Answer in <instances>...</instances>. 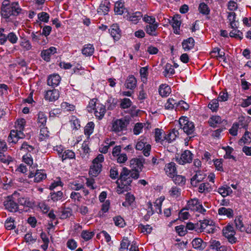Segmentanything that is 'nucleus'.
<instances>
[{"mask_svg":"<svg viewBox=\"0 0 251 251\" xmlns=\"http://www.w3.org/2000/svg\"><path fill=\"white\" fill-rule=\"evenodd\" d=\"M140 176V175L138 172H133L130 170H128L126 167L122 168L120 173L118 181H120L121 186L123 188L130 186L132 182V179H137Z\"/></svg>","mask_w":251,"mask_h":251,"instance_id":"f257e3e1","label":"nucleus"},{"mask_svg":"<svg viewBox=\"0 0 251 251\" xmlns=\"http://www.w3.org/2000/svg\"><path fill=\"white\" fill-rule=\"evenodd\" d=\"M18 2H14L11 3L10 6L1 7V14L2 17L8 19L11 16H17L21 11Z\"/></svg>","mask_w":251,"mask_h":251,"instance_id":"f03ea898","label":"nucleus"},{"mask_svg":"<svg viewBox=\"0 0 251 251\" xmlns=\"http://www.w3.org/2000/svg\"><path fill=\"white\" fill-rule=\"evenodd\" d=\"M178 126L188 135L192 134L195 130L194 124L193 122L189 121L186 117H181L179 119Z\"/></svg>","mask_w":251,"mask_h":251,"instance_id":"7ed1b4c3","label":"nucleus"},{"mask_svg":"<svg viewBox=\"0 0 251 251\" xmlns=\"http://www.w3.org/2000/svg\"><path fill=\"white\" fill-rule=\"evenodd\" d=\"M128 123L125 118L116 119L112 121L111 131L118 133L126 129Z\"/></svg>","mask_w":251,"mask_h":251,"instance_id":"20e7f679","label":"nucleus"},{"mask_svg":"<svg viewBox=\"0 0 251 251\" xmlns=\"http://www.w3.org/2000/svg\"><path fill=\"white\" fill-rule=\"evenodd\" d=\"M135 148L137 150H143L144 155L148 156L150 154L151 146L147 143V139L145 138L141 137L136 145Z\"/></svg>","mask_w":251,"mask_h":251,"instance_id":"39448f33","label":"nucleus"},{"mask_svg":"<svg viewBox=\"0 0 251 251\" xmlns=\"http://www.w3.org/2000/svg\"><path fill=\"white\" fill-rule=\"evenodd\" d=\"M145 159L143 158H134L130 161V166L131 168L130 170L133 172H138L140 175V172L142 171Z\"/></svg>","mask_w":251,"mask_h":251,"instance_id":"423d86ee","label":"nucleus"},{"mask_svg":"<svg viewBox=\"0 0 251 251\" xmlns=\"http://www.w3.org/2000/svg\"><path fill=\"white\" fill-rule=\"evenodd\" d=\"M193 157V153L190 151L185 150L181 153L180 157H176V161L180 165H184L191 163Z\"/></svg>","mask_w":251,"mask_h":251,"instance_id":"0eeeda50","label":"nucleus"},{"mask_svg":"<svg viewBox=\"0 0 251 251\" xmlns=\"http://www.w3.org/2000/svg\"><path fill=\"white\" fill-rule=\"evenodd\" d=\"M23 130H14L11 131L8 137V142L16 144L20 140L25 138V135L22 132Z\"/></svg>","mask_w":251,"mask_h":251,"instance_id":"6e6552de","label":"nucleus"},{"mask_svg":"<svg viewBox=\"0 0 251 251\" xmlns=\"http://www.w3.org/2000/svg\"><path fill=\"white\" fill-rule=\"evenodd\" d=\"M224 236L228 239V241L231 243L236 242V238L234 237L235 231L233 227L231 225H227L223 229Z\"/></svg>","mask_w":251,"mask_h":251,"instance_id":"1a4fd4ad","label":"nucleus"},{"mask_svg":"<svg viewBox=\"0 0 251 251\" xmlns=\"http://www.w3.org/2000/svg\"><path fill=\"white\" fill-rule=\"evenodd\" d=\"M15 201V199L12 198V195L8 196L7 200L3 202L5 209L11 212L17 211L18 205Z\"/></svg>","mask_w":251,"mask_h":251,"instance_id":"9d476101","label":"nucleus"},{"mask_svg":"<svg viewBox=\"0 0 251 251\" xmlns=\"http://www.w3.org/2000/svg\"><path fill=\"white\" fill-rule=\"evenodd\" d=\"M12 198L17 201L18 203L23 206H28L30 204L29 200L27 197L23 196L17 191L14 192L12 195Z\"/></svg>","mask_w":251,"mask_h":251,"instance_id":"9b49d317","label":"nucleus"},{"mask_svg":"<svg viewBox=\"0 0 251 251\" xmlns=\"http://www.w3.org/2000/svg\"><path fill=\"white\" fill-rule=\"evenodd\" d=\"M164 170L166 175L170 177H174L177 174L176 164L174 162H170L165 165Z\"/></svg>","mask_w":251,"mask_h":251,"instance_id":"f8f14e48","label":"nucleus"},{"mask_svg":"<svg viewBox=\"0 0 251 251\" xmlns=\"http://www.w3.org/2000/svg\"><path fill=\"white\" fill-rule=\"evenodd\" d=\"M59 97V92L56 89L48 90L46 92L45 99L50 101H53L57 100Z\"/></svg>","mask_w":251,"mask_h":251,"instance_id":"ddd939ff","label":"nucleus"},{"mask_svg":"<svg viewBox=\"0 0 251 251\" xmlns=\"http://www.w3.org/2000/svg\"><path fill=\"white\" fill-rule=\"evenodd\" d=\"M61 77L57 74L50 75L48 79L47 83L49 86L52 87H55L58 86L60 83Z\"/></svg>","mask_w":251,"mask_h":251,"instance_id":"4468645a","label":"nucleus"},{"mask_svg":"<svg viewBox=\"0 0 251 251\" xmlns=\"http://www.w3.org/2000/svg\"><path fill=\"white\" fill-rule=\"evenodd\" d=\"M200 227L199 229H201L200 231H203L204 230H205V231L208 233L213 232V229L211 227L210 229H206V228L208 226H211L213 225V221L211 220H204L202 221H200Z\"/></svg>","mask_w":251,"mask_h":251,"instance_id":"2eb2a0df","label":"nucleus"},{"mask_svg":"<svg viewBox=\"0 0 251 251\" xmlns=\"http://www.w3.org/2000/svg\"><path fill=\"white\" fill-rule=\"evenodd\" d=\"M56 52V49L51 47L48 49L43 50L41 53L42 58L46 61H49L51 54H53Z\"/></svg>","mask_w":251,"mask_h":251,"instance_id":"dca6fc26","label":"nucleus"},{"mask_svg":"<svg viewBox=\"0 0 251 251\" xmlns=\"http://www.w3.org/2000/svg\"><path fill=\"white\" fill-rule=\"evenodd\" d=\"M205 177V175L200 172L196 171V174L191 178V183L194 186H197V184L202 181Z\"/></svg>","mask_w":251,"mask_h":251,"instance_id":"f3484780","label":"nucleus"},{"mask_svg":"<svg viewBox=\"0 0 251 251\" xmlns=\"http://www.w3.org/2000/svg\"><path fill=\"white\" fill-rule=\"evenodd\" d=\"M158 25L159 24L158 23L148 25L146 26L145 30L146 31V33L150 35L156 36L158 34L156 32V30L158 28Z\"/></svg>","mask_w":251,"mask_h":251,"instance_id":"a211bd4d","label":"nucleus"},{"mask_svg":"<svg viewBox=\"0 0 251 251\" xmlns=\"http://www.w3.org/2000/svg\"><path fill=\"white\" fill-rule=\"evenodd\" d=\"M111 36L114 40H118L121 37L120 30L117 24H113L109 29Z\"/></svg>","mask_w":251,"mask_h":251,"instance_id":"6ab92c4d","label":"nucleus"},{"mask_svg":"<svg viewBox=\"0 0 251 251\" xmlns=\"http://www.w3.org/2000/svg\"><path fill=\"white\" fill-rule=\"evenodd\" d=\"M137 80L135 77L133 75H129L125 84L126 87L127 89H133L136 87Z\"/></svg>","mask_w":251,"mask_h":251,"instance_id":"aec40b11","label":"nucleus"},{"mask_svg":"<svg viewBox=\"0 0 251 251\" xmlns=\"http://www.w3.org/2000/svg\"><path fill=\"white\" fill-rule=\"evenodd\" d=\"M192 245L194 248L199 250H202L205 248L206 243L203 242L201 239L198 238L193 240Z\"/></svg>","mask_w":251,"mask_h":251,"instance_id":"412c9836","label":"nucleus"},{"mask_svg":"<svg viewBox=\"0 0 251 251\" xmlns=\"http://www.w3.org/2000/svg\"><path fill=\"white\" fill-rule=\"evenodd\" d=\"M94 112L95 116L98 119H102L106 112L105 106L101 104H98L97 106L96 109L94 111Z\"/></svg>","mask_w":251,"mask_h":251,"instance_id":"4be33fe9","label":"nucleus"},{"mask_svg":"<svg viewBox=\"0 0 251 251\" xmlns=\"http://www.w3.org/2000/svg\"><path fill=\"white\" fill-rule=\"evenodd\" d=\"M195 45V41L192 37L184 40L182 43V48L185 51L192 49Z\"/></svg>","mask_w":251,"mask_h":251,"instance_id":"5701e85b","label":"nucleus"},{"mask_svg":"<svg viewBox=\"0 0 251 251\" xmlns=\"http://www.w3.org/2000/svg\"><path fill=\"white\" fill-rule=\"evenodd\" d=\"M200 203V202L198 199H192L188 201L185 209L196 211V210H198V205H199Z\"/></svg>","mask_w":251,"mask_h":251,"instance_id":"b1692460","label":"nucleus"},{"mask_svg":"<svg viewBox=\"0 0 251 251\" xmlns=\"http://www.w3.org/2000/svg\"><path fill=\"white\" fill-rule=\"evenodd\" d=\"M34 150L35 148L33 146L28 145L26 142H23L20 147V151L23 153H25V154H33Z\"/></svg>","mask_w":251,"mask_h":251,"instance_id":"393cba45","label":"nucleus"},{"mask_svg":"<svg viewBox=\"0 0 251 251\" xmlns=\"http://www.w3.org/2000/svg\"><path fill=\"white\" fill-rule=\"evenodd\" d=\"M89 170V174L93 176H97L101 172L102 165L99 164H93Z\"/></svg>","mask_w":251,"mask_h":251,"instance_id":"a878e982","label":"nucleus"},{"mask_svg":"<svg viewBox=\"0 0 251 251\" xmlns=\"http://www.w3.org/2000/svg\"><path fill=\"white\" fill-rule=\"evenodd\" d=\"M142 17H143L142 13L141 12L136 11L132 13L131 15L129 14L128 19L133 24H136L138 23Z\"/></svg>","mask_w":251,"mask_h":251,"instance_id":"bb28decb","label":"nucleus"},{"mask_svg":"<svg viewBox=\"0 0 251 251\" xmlns=\"http://www.w3.org/2000/svg\"><path fill=\"white\" fill-rule=\"evenodd\" d=\"M171 92L170 86L166 84H161L159 88V93L162 97H167Z\"/></svg>","mask_w":251,"mask_h":251,"instance_id":"cd10ccee","label":"nucleus"},{"mask_svg":"<svg viewBox=\"0 0 251 251\" xmlns=\"http://www.w3.org/2000/svg\"><path fill=\"white\" fill-rule=\"evenodd\" d=\"M234 223L236 229L241 232L245 231V227L243 222V217L241 216H238L235 217Z\"/></svg>","mask_w":251,"mask_h":251,"instance_id":"c85d7f7f","label":"nucleus"},{"mask_svg":"<svg viewBox=\"0 0 251 251\" xmlns=\"http://www.w3.org/2000/svg\"><path fill=\"white\" fill-rule=\"evenodd\" d=\"M218 214L220 215H226L228 218H232L233 216V211L231 208H226L222 207L218 209Z\"/></svg>","mask_w":251,"mask_h":251,"instance_id":"c756f323","label":"nucleus"},{"mask_svg":"<svg viewBox=\"0 0 251 251\" xmlns=\"http://www.w3.org/2000/svg\"><path fill=\"white\" fill-rule=\"evenodd\" d=\"M166 134L160 129L156 128L155 130V138L156 142H161L165 140Z\"/></svg>","mask_w":251,"mask_h":251,"instance_id":"7c9ffc66","label":"nucleus"},{"mask_svg":"<svg viewBox=\"0 0 251 251\" xmlns=\"http://www.w3.org/2000/svg\"><path fill=\"white\" fill-rule=\"evenodd\" d=\"M49 198L53 202H56L63 199V194L61 191H58L56 192H51Z\"/></svg>","mask_w":251,"mask_h":251,"instance_id":"2f4dec72","label":"nucleus"},{"mask_svg":"<svg viewBox=\"0 0 251 251\" xmlns=\"http://www.w3.org/2000/svg\"><path fill=\"white\" fill-rule=\"evenodd\" d=\"M94 52V48L91 44L86 45L82 50V54L86 56L93 55Z\"/></svg>","mask_w":251,"mask_h":251,"instance_id":"473e14b6","label":"nucleus"},{"mask_svg":"<svg viewBox=\"0 0 251 251\" xmlns=\"http://www.w3.org/2000/svg\"><path fill=\"white\" fill-rule=\"evenodd\" d=\"M171 23L172 24L173 28L174 30V33L176 34H179L180 29V25L181 22L178 20L177 17H174L171 20Z\"/></svg>","mask_w":251,"mask_h":251,"instance_id":"72a5a7b5","label":"nucleus"},{"mask_svg":"<svg viewBox=\"0 0 251 251\" xmlns=\"http://www.w3.org/2000/svg\"><path fill=\"white\" fill-rule=\"evenodd\" d=\"M178 134V130L174 128L168 134H166L165 140H167L169 143H171L176 139Z\"/></svg>","mask_w":251,"mask_h":251,"instance_id":"f704fd0d","label":"nucleus"},{"mask_svg":"<svg viewBox=\"0 0 251 251\" xmlns=\"http://www.w3.org/2000/svg\"><path fill=\"white\" fill-rule=\"evenodd\" d=\"M109 3L106 1L101 3L98 9V12L100 14H106L109 9Z\"/></svg>","mask_w":251,"mask_h":251,"instance_id":"c9c22d12","label":"nucleus"},{"mask_svg":"<svg viewBox=\"0 0 251 251\" xmlns=\"http://www.w3.org/2000/svg\"><path fill=\"white\" fill-rule=\"evenodd\" d=\"M20 46L24 50L28 51L32 49V46L29 41L25 38H22L20 42Z\"/></svg>","mask_w":251,"mask_h":251,"instance_id":"e433bc0d","label":"nucleus"},{"mask_svg":"<svg viewBox=\"0 0 251 251\" xmlns=\"http://www.w3.org/2000/svg\"><path fill=\"white\" fill-rule=\"evenodd\" d=\"M118 104V100L117 99L110 97L107 100L106 105L108 110H113L115 109Z\"/></svg>","mask_w":251,"mask_h":251,"instance_id":"4c0bfd02","label":"nucleus"},{"mask_svg":"<svg viewBox=\"0 0 251 251\" xmlns=\"http://www.w3.org/2000/svg\"><path fill=\"white\" fill-rule=\"evenodd\" d=\"M47 117L43 112H39L38 114L37 123L39 126H44L47 123Z\"/></svg>","mask_w":251,"mask_h":251,"instance_id":"58836bf2","label":"nucleus"},{"mask_svg":"<svg viewBox=\"0 0 251 251\" xmlns=\"http://www.w3.org/2000/svg\"><path fill=\"white\" fill-rule=\"evenodd\" d=\"M236 15L234 12H229L228 13L227 16V19L230 22V27L232 28H237L238 27L236 25Z\"/></svg>","mask_w":251,"mask_h":251,"instance_id":"ea45409f","label":"nucleus"},{"mask_svg":"<svg viewBox=\"0 0 251 251\" xmlns=\"http://www.w3.org/2000/svg\"><path fill=\"white\" fill-rule=\"evenodd\" d=\"M222 123V119L219 116H213L211 117L208 123L209 125L213 127H215L216 126L217 124H219Z\"/></svg>","mask_w":251,"mask_h":251,"instance_id":"a19ab883","label":"nucleus"},{"mask_svg":"<svg viewBox=\"0 0 251 251\" xmlns=\"http://www.w3.org/2000/svg\"><path fill=\"white\" fill-rule=\"evenodd\" d=\"M174 183L180 186H183L185 184L186 179L185 177L181 175H176V174L173 177Z\"/></svg>","mask_w":251,"mask_h":251,"instance_id":"79ce46f5","label":"nucleus"},{"mask_svg":"<svg viewBox=\"0 0 251 251\" xmlns=\"http://www.w3.org/2000/svg\"><path fill=\"white\" fill-rule=\"evenodd\" d=\"M169 194L173 198H177L181 195V189L176 186H174L170 190Z\"/></svg>","mask_w":251,"mask_h":251,"instance_id":"37998d69","label":"nucleus"},{"mask_svg":"<svg viewBox=\"0 0 251 251\" xmlns=\"http://www.w3.org/2000/svg\"><path fill=\"white\" fill-rule=\"evenodd\" d=\"M124 4L123 2L117 1L115 3L114 11L117 14L122 15L124 13Z\"/></svg>","mask_w":251,"mask_h":251,"instance_id":"c03bdc74","label":"nucleus"},{"mask_svg":"<svg viewBox=\"0 0 251 251\" xmlns=\"http://www.w3.org/2000/svg\"><path fill=\"white\" fill-rule=\"evenodd\" d=\"M130 245V242L127 237H123V240L121 242L120 248L119 251H126L128 246Z\"/></svg>","mask_w":251,"mask_h":251,"instance_id":"a18cd8bd","label":"nucleus"},{"mask_svg":"<svg viewBox=\"0 0 251 251\" xmlns=\"http://www.w3.org/2000/svg\"><path fill=\"white\" fill-rule=\"evenodd\" d=\"M62 161L67 159H73L75 157V154L71 150H65L61 156Z\"/></svg>","mask_w":251,"mask_h":251,"instance_id":"49530a36","label":"nucleus"},{"mask_svg":"<svg viewBox=\"0 0 251 251\" xmlns=\"http://www.w3.org/2000/svg\"><path fill=\"white\" fill-rule=\"evenodd\" d=\"M94 128V124L92 122H89L84 127V133L88 137L93 132Z\"/></svg>","mask_w":251,"mask_h":251,"instance_id":"de8ad7c7","label":"nucleus"},{"mask_svg":"<svg viewBox=\"0 0 251 251\" xmlns=\"http://www.w3.org/2000/svg\"><path fill=\"white\" fill-rule=\"evenodd\" d=\"M175 73V71L173 66L171 64L167 63L165 66V70L163 72L165 76L167 77L168 75H174Z\"/></svg>","mask_w":251,"mask_h":251,"instance_id":"09e8293b","label":"nucleus"},{"mask_svg":"<svg viewBox=\"0 0 251 251\" xmlns=\"http://www.w3.org/2000/svg\"><path fill=\"white\" fill-rule=\"evenodd\" d=\"M218 192L219 194H220L223 197H225L228 195H229L232 192V190L231 188L228 187L226 186V187H222L221 188H219L218 189Z\"/></svg>","mask_w":251,"mask_h":251,"instance_id":"8fccbe9b","label":"nucleus"},{"mask_svg":"<svg viewBox=\"0 0 251 251\" xmlns=\"http://www.w3.org/2000/svg\"><path fill=\"white\" fill-rule=\"evenodd\" d=\"M95 233L93 231L88 230H83L81 234V237L86 241L90 240L94 236Z\"/></svg>","mask_w":251,"mask_h":251,"instance_id":"3c124183","label":"nucleus"},{"mask_svg":"<svg viewBox=\"0 0 251 251\" xmlns=\"http://www.w3.org/2000/svg\"><path fill=\"white\" fill-rule=\"evenodd\" d=\"M233 29L229 33V36L231 37H234L240 40L243 39V33L240 30L237 29V28H233Z\"/></svg>","mask_w":251,"mask_h":251,"instance_id":"603ef678","label":"nucleus"},{"mask_svg":"<svg viewBox=\"0 0 251 251\" xmlns=\"http://www.w3.org/2000/svg\"><path fill=\"white\" fill-rule=\"evenodd\" d=\"M239 142L240 144H241L242 142L245 144L250 143L251 142V133H250L248 131H246L244 136L239 140Z\"/></svg>","mask_w":251,"mask_h":251,"instance_id":"864d4df0","label":"nucleus"},{"mask_svg":"<svg viewBox=\"0 0 251 251\" xmlns=\"http://www.w3.org/2000/svg\"><path fill=\"white\" fill-rule=\"evenodd\" d=\"M50 136V133L47 127L43 126L40 129L39 138L41 140H44Z\"/></svg>","mask_w":251,"mask_h":251,"instance_id":"5fc2aeb1","label":"nucleus"},{"mask_svg":"<svg viewBox=\"0 0 251 251\" xmlns=\"http://www.w3.org/2000/svg\"><path fill=\"white\" fill-rule=\"evenodd\" d=\"M46 177V175L41 173L39 170H37L35 173L34 175V181L36 182H39L42 180L45 179Z\"/></svg>","mask_w":251,"mask_h":251,"instance_id":"6e6d98bb","label":"nucleus"},{"mask_svg":"<svg viewBox=\"0 0 251 251\" xmlns=\"http://www.w3.org/2000/svg\"><path fill=\"white\" fill-rule=\"evenodd\" d=\"M219 100L217 99L212 100L208 104V107L213 111L216 112L219 108Z\"/></svg>","mask_w":251,"mask_h":251,"instance_id":"4d7b16f0","label":"nucleus"},{"mask_svg":"<svg viewBox=\"0 0 251 251\" xmlns=\"http://www.w3.org/2000/svg\"><path fill=\"white\" fill-rule=\"evenodd\" d=\"M163 199L160 198L157 199L154 202V206L155 207V211L158 214H160L162 212L161 211V205Z\"/></svg>","mask_w":251,"mask_h":251,"instance_id":"13d9d810","label":"nucleus"},{"mask_svg":"<svg viewBox=\"0 0 251 251\" xmlns=\"http://www.w3.org/2000/svg\"><path fill=\"white\" fill-rule=\"evenodd\" d=\"M223 149L225 150L226 153V154L224 155V158L226 159H234L235 157L231 155V153L233 151V149L232 148L229 147V146H226V147H223Z\"/></svg>","mask_w":251,"mask_h":251,"instance_id":"bf43d9fd","label":"nucleus"},{"mask_svg":"<svg viewBox=\"0 0 251 251\" xmlns=\"http://www.w3.org/2000/svg\"><path fill=\"white\" fill-rule=\"evenodd\" d=\"M61 107L65 111H72L75 110V106L67 102H63L61 104Z\"/></svg>","mask_w":251,"mask_h":251,"instance_id":"052dcab7","label":"nucleus"},{"mask_svg":"<svg viewBox=\"0 0 251 251\" xmlns=\"http://www.w3.org/2000/svg\"><path fill=\"white\" fill-rule=\"evenodd\" d=\"M199 10L200 12L203 14L207 15L209 13V10L207 5L204 2L200 4Z\"/></svg>","mask_w":251,"mask_h":251,"instance_id":"680f3d73","label":"nucleus"},{"mask_svg":"<svg viewBox=\"0 0 251 251\" xmlns=\"http://www.w3.org/2000/svg\"><path fill=\"white\" fill-rule=\"evenodd\" d=\"M38 18L39 21L44 23H47L49 21L50 16L49 14L45 12H42L38 14Z\"/></svg>","mask_w":251,"mask_h":251,"instance_id":"e2e57ef3","label":"nucleus"},{"mask_svg":"<svg viewBox=\"0 0 251 251\" xmlns=\"http://www.w3.org/2000/svg\"><path fill=\"white\" fill-rule=\"evenodd\" d=\"M177 104V102L173 99H169L165 104V108L167 109H173L175 105Z\"/></svg>","mask_w":251,"mask_h":251,"instance_id":"0e129e2a","label":"nucleus"},{"mask_svg":"<svg viewBox=\"0 0 251 251\" xmlns=\"http://www.w3.org/2000/svg\"><path fill=\"white\" fill-rule=\"evenodd\" d=\"M97 99H92L90 100L87 106V110L89 112H92L97 108L99 103H96Z\"/></svg>","mask_w":251,"mask_h":251,"instance_id":"69168bd1","label":"nucleus"},{"mask_svg":"<svg viewBox=\"0 0 251 251\" xmlns=\"http://www.w3.org/2000/svg\"><path fill=\"white\" fill-rule=\"evenodd\" d=\"M210 189V184L207 182L201 183L198 188L200 193H203L205 191L209 192Z\"/></svg>","mask_w":251,"mask_h":251,"instance_id":"338daca9","label":"nucleus"},{"mask_svg":"<svg viewBox=\"0 0 251 251\" xmlns=\"http://www.w3.org/2000/svg\"><path fill=\"white\" fill-rule=\"evenodd\" d=\"M224 246H221L219 241L213 240L210 241V248L212 250H216L217 251L221 250Z\"/></svg>","mask_w":251,"mask_h":251,"instance_id":"774afa93","label":"nucleus"}]
</instances>
